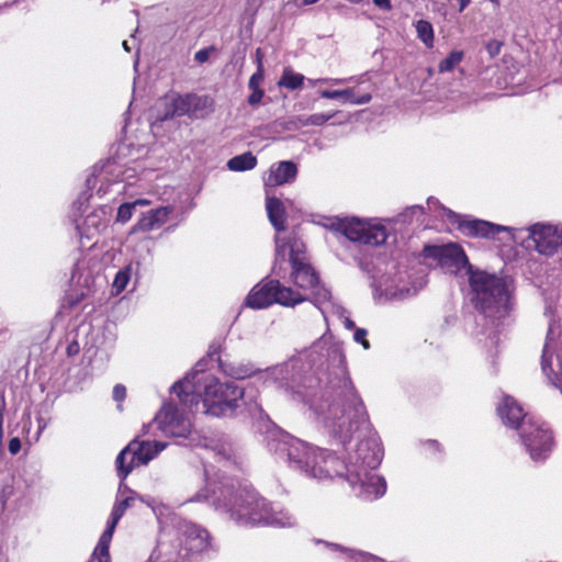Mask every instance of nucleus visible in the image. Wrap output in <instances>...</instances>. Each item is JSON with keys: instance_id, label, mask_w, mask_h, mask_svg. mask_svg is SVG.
Returning a JSON list of instances; mask_svg holds the SVG:
<instances>
[{"instance_id": "32", "label": "nucleus", "mask_w": 562, "mask_h": 562, "mask_svg": "<svg viewBox=\"0 0 562 562\" xmlns=\"http://www.w3.org/2000/svg\"><path fill=\"white\" fill-rule=\"evenodd\" d=\"M335 114L336 113H315L306 117L300 116L297 117V121L300 122L301 126H321L325 124L327 121H329Z\"/></svg>"}, {"instance_id": "25", "label": "nucleus", "mask_w": 562, "mask_h": 562, "mask_svg": "<svg viewBox=\"0 0 562 562\" xmlns=\"http://www.w3.org/2000/svg\"><path fill=\"white\" fill-rule=\"evenodd\" d=\"M124 490L127 491L131 495L125 496L123 499H117L113 506L112 513L110 515V521L114 524H119L120 519L123 517L125 512L131 508L135 503V493L131 491L127 486H124Z\"/></svg>"}, {"instance_id": "24", "label": "nucleus", "mask_w": 562, "mask_h": 562, "mask_svg": "<svg viewBox=\"0 0 562 562\" xmlns=\"http://www.w3.org/2000/svg\"><path fill=\"white\" fill-rule=\"evenodd\" d=\"M387 237H389V233L384 225H381V224L372 225V226L367 225L366 235L363 236L362 244L380 246L386 241Z\"/></svg>"}, {"instance_id": "16", "label": "nucleus", "mask_w": 562, "mask_h": 562, "mask_svg": "<svg viewBox=\"0 0 562 562\" xmlns=\"http://www.w3.org/2000/svg\"><path fill=\"white\" fill-rule=\"evenodd\" d=\"M291 267V280L299 289L311 290L317 285L318 276L308 262H295Z\"/></svg>"}, {"instance_id": "39", "label": "nucleus", "mask_w": 562, "mask_h": 562, "mask_svg": "<svg viewBox=\"0 0 562 562\" xmlns=\"http://www.w3.org/2000/svg\"><path fill=\"white\" fill-rule=\"evenodd\" d=\"M263 95H265V91L262 89H255V90H251V93L248 95L247 101L251 106H255L261 102Z\"/></svg>"}, {"instance_id": "47", "label": "nucleus", "mask_w": 562, "mask_h": 562, "mask_svg": "<svg viewBox=\"0 0 562 562\" xmlns=\"http://www.w3.org/2000/svg\"><path fill=\"white\" fill-rule=\"evenodd\" d=\"M347 79H329V78H319L316 80H310L311 85L314 86L317 82H333L335 85L344 83Z\"/></svg>"}, {"instance_id": "55", "label": "nucleus", "mask_w": 562, "mask_h": 562, "mask_svg": "<svg viewBox=\"0 0 562 562\" xmlns=\"http://www.w3.org/2000/svg\"><path fill=\"white\" fill-rule=\"evenodd\" d=\"M427 204L429 207H431V205H436L438 204V201L434 198H429L428 201H427Z\"/></svg>"}, {"instance_id": "35", "label": "nucleus", "mask_w": 562, "mask_h": 562, "mask_svg": "<svg viewBox=\"0 0 562 562\" xmlns=\"http://www.w3.org/2000/svg\"><path fill=\"white\" fill-rule=\"evenodd\" d=\"M134 211L135 207L134 204H132V202L122 203L117 209L115 218L116 222L122 224L127 223L132 218Z\"/></svg>"}, {"instance_id": "5", "label": "nucleus", "mask_w": 562, "mask_h": 562, "mask_svg": "<svg viewBox=\"0 0 562 562\" xmlns=\"http://www.w3.org/2000/svg\"><path fill=\"white\" fill-rule=\"evenodd\" d=\"M469 283L474 307L486 318L499 319L510 308V290L506 279L469 267Z\"/></svg>"}, {"instance_id": "56", "label": "nucleus", "mask_w": 562, "mask_h": 562, "mask_svg": "<svg viewBox=\"0 0 562 562\" xmlns=\"http://www.w3.org/2000/svg\"><path fill=\"white\" fill-rule=\"evenodd\" d=\"M319 0H303L302 1V4L303 5H310V4H314L316 2H318Z\"/></svg>"}, {"instance_id": "63", "label": "nucleus", "mask_w": 562, "mask_h": 562, "mask_svg": "<svg viewBox=\"0 0 562 562\" xmlns=\"http://www.w3.org/2000/svg\"><path fill=\"white\" fill-rule=\"evenodd\" d=\"M431 445H437L436 440L430 441Z\"/></svg>"}, {"instance_id": "20", "label": "nucleus", "mask_w": 562, "mask_h": 562, "mask_svg": "<svg viewBox=\"0 0 562 562\" xmlns=\"http://www.w3.org/2000/svg\"><path fill=\"white\" fill-rule=\"evenodd\" d=\"M296 165L292 161H281L276 168H271L270 181L274 184H283L295 179Z\"/></svg>"}, {"instance_id": "27", "label": "nucleus", "mask_w": 562, "mask_h": 562, "mask_svg": "<svg viewBox=\"0 0 562 562\" xmlns=\"http://www.w3.org/2000/svg\"><path fill=\"white\" fill-rule=\"evenodd\" d=\"M416 32L418 38L428 47L434 46V29L430 22L426 20H419L416 23Z\"/></svg>"}, {"instance_id": "7", "label": "nucleus", "mask_w": 562, "mask_h": 562, "mask_svg": "<svg viewBox=\"0 0 562 562\" xmlns=\"http://www.w3.org/2000/svg\"><path fill=\"white\" fill-rule=\"evenodd\" d=\"M166 447L165 442L139 440L135 437L116 457L117 476L124 481L136 467L148 464Z\"/></svg>"}, {"instance_id": "40", "label": "nucleus", "mask_w": 562, "mask_h": 562, "mask_svg": "<svg viewBox=\"0 0 562 562\" xmlns=\"http://www.w3.org/2000/svg\"><path fill=\"white\" fill-rule=\"evenodd\" d=\"M214 50L213 46L202 48L194 54L195 61L203 64L209 60L211 52Z\"/></svg>"}, {"instance_id": "3", "label": "nucleus", "mask_w": 562, "mask_h": 562, "mask_svg": "<svg viewBox=\"0 0 562 562\" xmlns=\"http://www.w3.org/2000/svg\"><path fill=\"white\" fill-rule=\"evenodd\" d=\"M269 447L280 457H286L291 468L308 477L323 480L342 474V461L334 453L312 447L280 430L272 434Z\"/></svg>"}, {"instance_id": "45", "label": "nucleus", "mask_w": 562, "mask_h": 562, "mask_svg": "<svg viewBox=\"0 0 562 562\" xmlns=\"http://www.w3.org/2000/svg\"><path fill=\"white\" fill-rule=\"evenodd\" d=\"M66 351L69 357L76 356L80 351V346L76 340H72L68 344Z\"/></svg>"}, {"instance_id": "52", "label": "nucleus", "mask_w": 562, "mask_h": 562, "mask_svg": "<svg viewBox=\"0 0 562 562\" xmlns=\"http://www.w3.org/2000/svg\"><path fill=\"white\" fill-rule=\"evenodd\" d=\"M9 491L8 493L5 491H3V495L0 496V502L2 503V505L5 504V498L11 494V487L8 486Z\"/></svg>"}, {"instance_id": "42", "label": "nucleus", "mask_w": 562, "mask_h": 562, "mask_svg": "<svg viewBox=\"0 0 562 562\" xmlns=\"http://www.w3.org/2000/svg\"><path fill=\"white\" fill-rule=\"evenodd\" d=\"M8 449L11 454H16L21 450V441L18 437H13L9 440Z\"/></svg>"}, {"instance_id": "9", "label": "nucleus", "mask_w": 562, "mask_h": 562, "mask_svg": "<svg viewBox=\"0 0 562 562\" xmlns=\"http://www.w3.org/2000/svg\"><path fill=\"white\" fill-rule=\"evenodd\" d=\"M180 532L184 550V553L180 552V557L183 559L204 552L211 546L209 532L192 522H183Z\"/></svg>"}, {"instance_id": "50", "label": "nucleus", "mask_w": 562, "mask_h": 562, "mask_svg": "<svg viewBox=\"0 0 562 562\" xmlns=\"http://www.w3.org/2000/svg\"><path fill=\"white\" fill-rule=\"evenodd\" d=\"M459 1V12L465 10V8L470 4V0H458Z\"/></svg>"}, {"instance_id": "51", "label": "nucleus", "mask_w": 562, "mask_h": 562, "mask_svg": "<svg viewBox=\"0 0 562 562\" xmlns=\"http://www.w3.org/2000/svg\"><path fill=\"white\" fill-rule=\"evenodd\" d=\"M443 212L447 214L449 218H459V215L456 214L453 211L448 210L446 207H442Z\"/></svg>"}, {"instance_id": "53", "label": "nucleus", "mask_w": 562, "mask_h": 562, "mask_svg": "<svg viewBox=\"0 0 562 562\" xmlns=\"http://www.w3.org/2000/svg\"><path fill=\"white\" fill-rule=\"evenodd\" d=\"M345 326H346L348 329H352V328H355V323H353L350 318L346 317V319H345Z\"/></svg>"}, {"instance_id": "31", "label": "nucleus", "mask_w": 562, "mask_h": 562, "mask_svg": "<svg viewBox=\"0 0 562 562\" xmlns=\"http://www.w3.org/2000/svg\"><path fill=\"white\" fill-rule=\"evenodd\" d=\"M312 292V299L306 296L308 300L312 301L318 308H321V305L324 303H327L330 301L331 294L328 289H326L324 285H319V282L316 286L311 289Z\"/></svg>"}, {"instance_id": "14", "label": "nucleus", "mask_w": 562, "mask_h": 562, "mask_svg": "<svg viewBox=\"0 0 562 562\" xmlns=\"http://www.w3.org/2000/svg\"><path fill=\"white\" fill-rule=\"evenodd\" d=\"M497 413L506 426L517 430L521 429L524 420L530 418L512 396L504 397L502 404L497 407Z\"/></svg>"}, {"instance_id": "33", "label": "nucleus", "mask_w": 562, "mask_h": 562, "mask_svg": "<svg viewBox=\"0 0 562 562\" xmlns=\"http://www.w3.org/2000/svg\"><path fill=\"white\" fill-rule=\"evenodd\" d=\"M462 57H463V54L461 52H458V50H453L451 52L448 57H446L445 59H442L440 63H439V71L440 72H447V71H451L452 69H454V67L457 65H459L462 60Z\"/></svg>"}, {"instance_id": "8", "label": "nucleus", "mask_w": 562, "mask_h": 562, "mask_svg": "<svg viewBox=\"0 0 562 562\" xmlns=\"http://www.w3.org/2000/svg\"><path fill=\"white\" fill-rule=\"evenodd\" d=\"M519 435L530 458L541 461L548 458L553 447V437L544 424H539L532 418L524 420Z\"/></svg>"}, {"instance_id": "44", "label": "nucleus", "mask_w": 562, "mask_h": 562, "mask_svg": "<svg viewBox=\"0 0 562 562\" xmlns=\"http://www.w3.org/2000/svg\"><path fill=\"white\" fill-rule=\"evenodd\" d=\"M85 225H87L88 227L93 226L95 229H99V226L102 225V223L100 222L97 215L91 214L87 216V218L85 220Z\"/></svg>"}, {"instance_id": "57", "label": "nucleus", "mask_w": 562, "mask_h": 562, "mask_svg": "<svg viewBox=\"0 0 562 562\" xmlns=\"http://www.w3.org/2000/svg\"><path fill=\"white\" fill-rule=\"evenodd\" d=\"M149 427H150V425L143 426L142 434L146 435L148 432Z\"/></svg>"}, {"instance_id": "26", "label": "nucleus", "mask_w": 562, "mask_h": 562, "mask_svg": "<svg viewBox=\"0 0 562 562\" xmlns=\"http://www.w3.org/2000/svg\"><path fill=\"white\" fill-rule=\"evenodd\" d=\"M304 79L305 77L303 75L294 72L290 67H285L278 85L290 90H295L302 87Z\"/></svg>"}, {"instance_id": "48", "label": "nucleus", "mask_w": 562, "mask_h": 562, "mask_svg": "<svg viewBox=\"0 0 562 562\" xmlns=\"http://www.w3.org/2000/svg\"><path fill=\"white\" fill-rule=\"evenodd\" d=\"M132 204H134V207L136 209L137 206H149L151 201L147 199H137L133 201Z\"/></svg>"}, {"instance_id": "64", "label": "nucleus", "mask_w": 562, "mask_h": 562, "mask_svg": "<svg viewBox=\"0 0 562 562\" xmlns=\"http://www.w3.org/2000/svg\"><path fill=\"white\" fill-rule=\"evenodd\" d=\"M490 1L493 2V3H497L498 2V0H490Z\"/></svg>"}, {"instance_id": "2", "label": "nucleus", "mask_w": 562, "mask_h": 562, "mask_svg": "<svg viewBox=\"0 0 562 562\" xmlns=\"http://www.w3.org/2000/svg\"><path fill=\"white\" fill-rule=\"evenodd\" d=\"M216 508L224 509L239 526L267 525L273 527H293L295 517L283 508H274L257 492L224 485L220 495L214 497Z\"/></svg>"}, {"instance_id": "28", "label": "nucleus", "mask_w": 562, "mask_h": 562, "mask_svg": "<svg viewBox=\"0 0 562 562\" xmlns=\"http://www.w3.org/2000/svg\"><path fill=\"white\" fill-rule=\"evenodd\" d=\"M223 371L236 380L250 378L255 371L245 364H222Z\"/></svg>"}, {"instance_id": "11", "label": "nucleus", "mask_w": 562, "mask_h": 562, "mask_svg": "<svg viewBox=\"0 0 562 562\" xmlns=\"http://www.w3.org/2000/svg\"><path fill=\"white\" fill-rule=\"evenodd\" d=\"M276 243V262L273 271L277 276L282 277L281 267H278L280 262H284L286 259V252L290 254V263L294 265L295 262L305 261L304 251L305 246L304 243L296 236L291 235L286 238H282L277 236L274 239Z\"/></svg>"}, {"instance_id": "36", "label": "nucleus", "mask_w": 562, "mask_h": 562, "mask_svg": "<svg viewBox=\"0 0 562 562\" xmlns=\"http://www.w3.org/2000/svg\"><path fill=\"white\" fill-rule=\"evenodd\" d=\"M344 550L349 553V558H350L351 562H384L380 558H378L373 554L367 553V552H353L348 549H344Z\"/></svg>"}, {"instance_id": "19", "label": "nucleus", "mask_w": 562, "mask_h": 562, "mask_svg": "<svg viewBox=\"0 0 562 562\" xmlns=\"http://www.w3.org/2000/svg\"><path fill=\"white\" fill-rule=\"evenodd\" d=\"M115 527L116 524L109 520L105 530L99 538L98 544L92 553L93 557H97V559H99V562H111L109 548Z\"/></svg>"}, {"instance_id": "29", "label": "nucleus", "mask_w": 562, "mask_h": 562, "mask_svg": "<svg viewBox=\"0 0 562 562\" xmlns=\"http://www.w3.org/2000/svg\"><path fill=\"white\" fill-rule=\"evenodd\" d=\"M131 276H132V267L131 266H126L116 272L115 278L113 280V284H112L116 294H119L125 290L130 279H131Z\"/></svg>"}, {"instance_id": "10", "label": "nucleus", "mask_w": 562, "mask_h": 562, "mask_svg": "<svg viewBox=\"0 0 562 562\" xmlns=\"http://www.w3.org/2000/svg\"><path fill=\"white\" fill-rule=\"evenodd\" d=\"M154 423L162 432L172 437H187L190 434V420L180 416L171 405L165 406L156 415Z\"/></svg>"}, {"instance_id": "1", "label": "nucleus", "mask_w": 562, "mask_h": 562, "mask_svg": "<svg viewBox=\"0 0 562 562\" xmlns=\"http://www.w3.org/2000/svg\"><path fill=\"white\" fill-rule=\"evenodd\" d=\"M328 358L330 371L293 375L286 391L294 401L307 404L339 443L346 445L353 434L363 436L347 462H342V471L357 496L368 501L379 498L386 491L385 480L373 473L382 461L381 447L370 435L369 416L348 374L341 347L333 345Z\"/></svg>"}, {"instance_id": "41", "label": "nucleus", "mask_w": 562, "mask_h": 562, "mask_svg": "<svg viewBox=\"0 0 562 562\" xmlns=\"http://www.w3.org/2000/svg\"><path fill=\"white\" fill-rule=\"evenodd\" d=\"M126 396V389L123 384H116L113 389V398L116 402H122Z\"/></svg>"}, {"instance_id": "46", "label": "nucleus", "mask_w": 562, "mask_h": 562, "mask_svg": "<svg viewBox=\"0 0 562 562\" xmlns=\"http://www.w3.org/2000/svg\"><path fill=\"white\" fill-rule=\"evenodd\" d=\"M374 5L383 11H390L392 9L391 0H372Z\"/></svg>"}, {"instance_id": "54", "label": "nucleus", "mask_w": 562, "mask_h": 562, "mask_svg": "<svg viewBox=\"0 0 562 562\" xmlns=\"http://www.w3.org/2000/svg\"><path fill=\"white\" fill-rule=\"evenodd\" d=\"M95 178L91 176L87 179V187L90 189L94 184Z\"/></svg>"}, {"instance_id": "6", "label": "nucleus", "mask_w": 562, "mask_h": 562, "mask_svg": "<svg viewBox=\"0 0 562 562\" xmlns=\"http://www.w3.org/2000/svg\"><path fill=\"white\" fill-rule=\"evenodd\" d=\"M307 300L306 295L282 285L279 280H262L250 290L245 305L255 310L266 308L272 304L294 307Z\"/></svg>"}, {"instance_id": "58", "label": "nucleus", "mask_w": 562, "mask_h": 562, "mask_svg": "<svg viewBox=\"0 0 562 562\" xmlns=\"http://www.w3.org/2000/svg\"><path fill=\"white\" fill-rule=\"evenodd\" d=\"M122 45H123V47H124V49H125L126 52H131V47L128 46V44H127V42H126V41H124V42L122 43Z\"/></svg>"}, {"instance_id": "59", "label": "nucleus", "mask_w": 562, "mask_h": 562, "mask_svg": "<svg viewBox=\"0 0 562 562\" xmlns=\"http://www.w3.org/2000/svg\"><path fill=\"white\" fill-rule=\"evenodd\" d=\"M88 562H99V559H97V557L92 555V558Z\"/></svg>"}, {"instance_id": "21", "label": "nucleus", "mask_w": 562, "mask_h": 562, "mask_svg": "<svg viewBox=\"0 0 562 562\" xmlns=\"http://www.w3.org/2000/svg\"><path fill=\"white\" fill-rule=\"evenodd\" d=\"M191 104H192V94L179 95L175 98L169 104L167 112L164 116V120L175 117V116H183L188 115L191 117Z\"/></svg>"}, {"instance_id": "12", "label": "nucleus", "mask_w": 562, "mask_h": 562, "mask_svg": "<svg viewBox=\"0 0 562 562\" xmlns=\"http://www.w3.org/2000/svg\"><path fill=\"white\" fill-rule=\"evenodd\" d=\"M424 255L427 258L438 259L441 266L453 267L460 270L469 265L463 249L457 244L446 246H425Z\"/></svg>"}, {"instance_id": "13", "label": "nucleus", "mask_w": 562, "mask_h": 562, "mask_svg": "<svg viewBox=\"0 0 562 562\" xmlns=\"http://www.w3.org/2000/svg\"><path fill=\"white\" fill-rule=\"evenodd\" d=\"M173 212L172 206H159L142 213L137 222L131 227L130 235L138 233H149L162 227L168 221L169 215Z\"/></svg>"}, {"instance_id": "22", "label": "nucleus", "mask_w": 562, "mask_h": 562, "mask_svg": "<svg viewBox=\"0 0 562 562\" xmlns=\"http://www.w3.org/2000/svg\"><path fill=\"white\" fill-rule=\"evenodd\" d=\"M191 119H203L214 111V101L207 95L192 94Z\"/></svg>"}, {"instance_id": "18", "label": "nucleus", "mask_w": 562, "mask_h": 562, "mask_svg": "<svg viewBox=\"0 0 562 562\" xmlns=\"http://www.w3.org/2000/svg\"><path fill=\"white\" fill-rule=\"evenodd\" d=\"M266 209L269 221L276 231H285V210L283 203L277 198H267Z\"/></svg>"}, {"instance_id": "62", "label": "nucleus", "mask_w": 562, "mask_h": 562, "mask_svg": "<svg viewBox=\"0 0 562 562\" xmlns=\"http://www.w3.org/2000/svg\"><path fill=\"white\" fill-rule=\"evenodd\" d=\"M122 488H123V485L121 484V485H120V487H119V493H120V494H121V493H123V492H122Z\"/></svg>"}, {"instance_id": "15", "label": "nucleus", "mask_w": 562, "mask_h": 562, "mask_svg": "<svg viewBox=\"0 0 562 562\" xmlns=\"http://www.w3.org/2000/svg\"><path fill=\"white\" fill-rule=\"evenodd\" d=\"M461 232L470 237L494 238L499 232L507 231V227L493 224L482 220H464L459 222Z\"/></svg>"}, {"instance_id": "49", "label": "nucleus", "mask_w": 562, "mask_h": 562, "mask_svg": "<svg viewBox=\"0 0 562 562\" xmlns=\"http://www.w3.org/2000/svg\"><path fill=\"white\" fill-rule=\"evenodd\" d=\"M262 53H261V49L260 48H257L256 50V61H257V68L260 67V66H263L262 65Z\"/></svg>"}, {"instance_id": "30", "label": "nucleus", "mask_w": 562, "mask_h": 562, "mask_svg": "<svg viewBox=\"0 0 562 562\" xmlns=\"http://www.w3.org/2000/svg\"><path fill=\"white\" fill-rule=\"evenodd\" d=\"M423 213H424L423 206H420V205H412V206L407 207L404 212H402L398 215H396L392 220V222H394V223H402V224L412 223L413 222V217H419V216L423 215Z\"/></svg>"}, {"instance_id": "34", "label": "nucleus", "mask_w": 562, "mask_h": 562, "mask_svg": "<svg viewBox=\"0 0 562 562\" xmlns=\"http://www.w3.org/2000/svg\"><path fill=\"white\" fill-rule=\"evenodd\" d=\"M321 97L324 99H344L346 102H350V99L353 98L352 89H344V90H324L321 92Z\"/></svg>"}, {"instance_id": "23", "label": "nucleus", "mask_w": 562, "mask_h": 562, "mask_svg": "<svg viewBox=\"0 0 562 562\" xmlns=\"http://www.w3.org/2000/svg\"><path fill=\"white\" fill-rule=\"evenodd\" d=\"M256 165L257 158L250 151L237 155L227 161V168L232 171L251 170L256 167Z\"/></svg>"}, {"instance_id": "4", "label": "nucleus", "mask_w": 562, "mask_h": 562, "mask_svg": "<svg viewBox=\"0 0 562 562\" xmlns=\"http://www.w3.org/2000/svg\"><path fill=\"white\" fill-rule=\"evenodd\" d=\"M179 400L191 405L202 397L205 413L215 417L232 416L244 397V390L235 382H220L215 376L203 378V392L189 376L176 382L172 387Z\"/></svg>"}, {"instance_id": "43", "label": "nucleus", "mask_w": 562, "mask_h": 562, "mask_svg": "<svg viewBox=\"0 0 562 562\" xmlns=\"http://www.w3.org/2000/svg\"><path fill=\"white\" fill-rule=\"evenodd\" d=\"M372 97L370 93H364L360 97H355L350 99V103L352 104H367L371 101Z\"/></svg>"}, {"instance_id": "37", "label": "nucleus", "mask_w": 562, "mask_h": 562, "mask_svg": "<svg viewBox=\"0 0 562 562\" xmlns=\"http://www.w3.org/2000/svg\"><path fill=\"white\" fill-rule=\"evenodd\" d=\"M263 74H265L263 66H260L257 68V71L251 75L249 82H248V88L250 90L261 89L260 85L263 81Z\"/></svg>"}, {"instance_id": "17", "label": "nucleus", "mask_w": 562, "mask_h": 562, "mask_svg": "<svg viewBox=\"0 0 562 562\" xmlns=\"http://www.w3.org/2000/svg\"><path fill=\"white\" fill-rule=\"evenodd\" d=\"M336 229L351 241L362 243L366 235L367 224L357 218L337 220Z\"/></svg>"}, {"instance_id": "61", "label": "nucleus", "mask_w": 562, "mask_h": 562, "mask_svg": "<svg viewBox=\"0 0 562 562\" xmlns=\"http://www.w3.org/2000/svg\"><path fill=\"white\" fill-rule=\"evenodd\" d=\"M348 1H349V2H351V3H360V2H362L363 0H348Z\"/></svg>"}, {"instance_id": "38", "label": "nucleus", "mask_w": 562, "mask_h": 562, "mask_svg": "<svg viewBox=\"0 0 562 562\" xmlns=\"http://www.w3.org/2000/svg\"><path fill=\"white\" fill-rule=\"evenodd\" d=\"M367 334H368V331L366 329H363V328H357L355 330V334H353L355 341L361 344L364 349H369L370 348V344H369V341L366 338Z\"/></svg>"}, {"instance_id": "60", "label": "nucleus", "mask_w": 562, "mask_h": 562, "mask_svg": "<svg viewBox=\"0 0 562 562\" xmlns=\"http://www.w3.org/2000/svg\"><path fill=\"white\" fill-rule=\"evenodd\" d=\"M328 546L334 548V549H340V547L338 544L329 543Z\"/></svg>"}]
</instances>
